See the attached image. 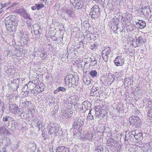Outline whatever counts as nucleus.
Here are the masks:
<instances>
[{
  "label": "nucleus",
  "mask_w": 152,
  "mask_h": 152,
  "mask_svg": "<svg viewBox=\"0 0 152 152\" xmlns=\"http://www.w3.org/2000/svg\"><path fill=\"white\" fill-rule=\"evenodd\" d=\"M81 121V119H78L76 121H75L74 122L72 126V127L75 129L76 130L75 132H74V135H76V134L78 132H79V131L77 130V128H78V126L79 127H80L83 125V124L80 123ZM75 131V130H74Z\"/></svg>",
  "instance_id": "nucleus-5"
},
{
  "label": "nucleus",
  "mask_w": 152,
  "mask_h": 152,
  "mask_svg": "<svg viewBox=\"0 0 152 152\" xmlns=\"http://www.w3.org/2000/svg\"><path fill=\"white\" fill-rule=\"evenodd\" d=\"M87 36L88 38H89L90 39V40L94 41L96 39V37L94 34L92 33H89L88 34Z\"/></svg>",
  "instance_id": "nucleus-17"
},
{
  "label": "nucleus",
  "mask_w": 152,
  "mask_h": 152,
  "mask_svg": "<svg viewBox=\"0 0 152 152\" xmlns=\"http://www.w3.org/2000/svg\"><path fill=\"white\" fill-rule=\"evenodd\" d=\"M111 52V50L109 47H105L104 48V50L102 51V54L104 55V56H107L110 54Z\"/></svg>",
  "instance_id": "nucleus-13"
},
{
  "label": "nucleus",
  "mask_w": 152,
  "mask_h": 152,
  "mask_svg": "<svg viewBox=\"0 0 152 152\" xmlns=\"http://www.w3.org/2000/svg\"><path fill=\"white\" fill-rule=\"evenodd\" d=\"M37 7H36V6L35 5L31 7V9L33 10H35L37 9Z\"/></svg>",
  "instance_id": "nucleus-50"
},
{
  "label": "nucleus",
  "mask_w": 152,
  "mask_h": 152,
  "mask_svg": "<svg viewBox=\"0 0 152 152\" xmlns=\"http://www.w3.org/2000/svg\"><path fill=\"white\" fill-rule=\"evenodd\" d=\"M136 25L137 26L141 29L144 28L146 25L145 21L142 20H138L136 22Z\"/></svg>",
  "instance_id": "nucleus-9"
},
{
  "label": "nucleus",
  "mask_w": 152,
  "mask_h": 152,
  "mask_svg": "<svg viewBox=\"0 0 152 152\" xmlns=\"http://www.w3.org/2000/svg\"><path fill=\"white\" fill-rule=\"evenodd\" d=\"M34 27L36 29L34 31V32L36 35V37L39 38V37H38V35L39 34V36L40 35L39 30H41V26L39 25H36L34 26Z\"/></svg>",
  "instance_id": "nucleus-12"
},
{
  "label": "nucleus",
  "mask_w": 152,
  "mask_h": 152,
  "mask_svg": "<svg viewBox=\"0 0 152 152\" xmlns=\"http://www.w3.org/2000/svg\"><path fill=\"white\" fill-rule=\"evenodd\" d=\"M86 24H84V25H83V26H84V27H86Z\"/></svg>",
  "instance_id": "nucleus-64"
},
{
  "label": "nucleus",
  "mask_w": 152,
  "mask_h": 152,
  "mask_svg": "<svg viewBox=\"0 0 152 152\" xmlns=\"http://www.w3.org/2000/svg\"><path fill=\"white\" fill-rule=\"evenodd\" d=\"M130 125L136 127H139L141 125V120L137 116H132L129 118Z\"/></svg>",
  "instance_id": "nucleus-3"
},
{
  "label": "nucleus",
  "mask_w": 152,
  "mask_h": 152,
  "mask_svg": "<svg viewBox=\"0 0 152 152\" xmlns=\"http://www.w3.org/2000/svg\"><path fill=\"white\" fill-rule=\"evenodd\" d=\"M30 103V104L31 103V102L30 101H26L25 102H23V104H24L23 105L24 107L26 108L28 107V106Z\"/></svg>",
  "instance_id": "nucleus-32"
},
{
  "label": "nucleus",
  "mask_w": 152,
  "mask_h": 152,
  "mask_svg": "<svg viewBox=\"0 0 152 152\" xmlns=\"http://www.w3.org/2000/svg\"><path fill=\"white\" fill-rule=\"evenodd\" d=\"M17 123H14V124L12 125L11 128H9V129L13 132L15 131L17 128Z\"/></svg>",
  "instance_id": "nucleus-26"
},
{
  "label": "nucleus",
  "mask_w": 152,
  "mask_h": 152,
  "mask_svg": "<svg viewBox=\"0 0 152 152\" xmlns=\"http://www.w3.org/2000/svg\"><path fill=\"white\" fill-rule=\"evenodd\" d=\"M148 115L149 117L152 118V108H151L150 110H149L148 113Z\"/></svg>",
  "instance_id": "nucleus-41"
},
{
  "label": "nucleus",
  "mask_w": 152,
  "mask_h": 152,
  "mask_svg": "<svg viewBox=\"0 0 152 152\" xmlns=\"http://www.w3.org/2000/svg\"><path fill=\"white\" fill-rule=\"evenodd\" d=\"M103 106L102 105H97L95 107V109L96 111H100L102 110V109L103 108Z\"/></svg>",
  "instance_id": "nucleus-27"
},
{
  "label": "nucleus",
  "mask_w": 152,
  "mask_h": 152,
  "mask_svg": "<svg viewBox=\"0 0 152 152\" xmlns=\"http://www.w3.org/2000/svg\"><path fill=\"white\" fill-rule=\"evenodd\" d=\"M18 13L24 18L31 20L30 15L27 13L26 10L23 9H20L18 10Z\"/></svg>",
  "instance_id": "nucleus-6"
},
{
  "label": "nucleus",
  "mask_w": 152,
  "mask_h": 152,
  "mask_svg": "<svg viewBox=\"0 0 152 152\" xmlns=\"http://www.w3.org/2000/svg\"><path fill=\"white\" fill-rule=\"evenodd\" d=\"M142 136V132L136 133V134L134 136L135 138L137 140L140 139V137Z\"/></svg>",
  "instance_id": "nucleus-21"
},
{
  "label": "nucleus",
  "mask_w": 152,
  "mask_h": 152,
  "mask_svg": "<svg viewBox=\"0 0 152 152\" xmlns=\"http://www.w3.org/2000/svg\"><path fill=\"white\" fill-rule=\"evenodd\" d=\"M69 114H68V113H67V114L69 115H68V117H71V116L70 115V114H72L73 113V112L72 111H70L69 112Z\"/></svg>",
  "instance_id": "nucleus-53"
},
{
  "label": "nucleus",
  "mask_w": 152,
  "mask_h": 152,
  "mask_svg": "<svg viewBox=\"0 0 152 152\" xmlns=\"http://www.w3.org/2000/svg\"><path fill=\"white\" fill-rule=\"evenodd\" d=\"M83 6V3L80 2V0H79V1H77V2L75 4V8L77 10H79L81 9Z\"/></svg>",
  "instance_id": "nucleus-16"
},
{
  "label": "nucleus",
  "mask_w": 152,
  "mask_h": 152,
  "mask_svg": "<svg viewBox=\"0 0 152 152\" xmlns=\"http://www.w3.org/2000/svg\"><path fill=\"white\" fill-rule=\"evenodd\" d=\"M40 54L41 57L42 58V60H45L46 58H47V55L46 53H45L41 51Z\"/></svg>",
  "instance_id": "nucleus-23"
},
{
  "label": "nucleus",
  "mask_w": 152,
  "mask_h": 152,
  "mask_svg": "<svg viewBox=\"0 0 152 152\" xmlns=\"http://www.w3.org/2000/svg\"><path fill=\"white\" fill-rule=\"evenodd\" d=\"M4 133H5L7 135H10L11 134V132L7 129H5Z\"/></svg>",
  "instance_id": "nucleus-44"
},
{
  "label": "nucleus",
  "mask_w": 152,
  "mask_h": 152,
  "mask_svg": "<svg viewBox=\"0 0 152 152\" xmlns=\"http://www.w3.org/2000/svg\"><path fill=\"white\" fill-rule=\"evenodd\" d=\"M92 91L91 90V92L90 93V95L91 96H98L100 95V93L101 91H98V94L97 93H94V92H92Z\"/></svg>",
  "instance_id": "nucleus-29"
},
{
  "label": "nucleus",
  "mask_w": 152,
  "mask_h": 152,
  "mask_svg": "<svg viewBox=\"0 0 152 152\" xmlns=\"http://www.w3.org/2000/svg\"><path fill=\"white\" fill-rule=\"evenodd\" d=\"M132 134L134 137V136L136 134V132L134 131L132 132Z\"/></svg>",
  "instance_id": "nucleus-55"
},
{
  "label": "nucleus",
  "mask_w": 152,
  "mask_h": 152,
  "mask_svg": "<svg viewBox=\"0 0 152 152\" xmlns=\"http://www.w3.org/2000/svg\"><path fill=\"white\" fill-rule=\"evenodd\" d=\"M89 118L91 120H92V118L93 119V118L92 115H91V117H90V118Z\"/></svg>",
  "instance_id": "nucleus-60"
},
{
  "label": "nucleus",
  "mask_w": 152,
  "mask_h": 152,
  "mask_svg": "<svg viewBox=\"0 0 152 152\" xmlns=\"http://www.w3.org/2000/svg\"><path fill=\"white\" fill-rule=\"evenodd\" d=\"M102 57L103 59L105 61H107L108 59V56H104V55H103L102 54Z\"/></svg>",
  "instance_id": "nucleus-35"
},
{
  "label": "nucleus",
  "mask_w": 152,
  "mask_h": 152,
  "mask_svg": "<svg viewBox=\"0 0 152 152\" xmlns=\"http://www.w3.org/2000/svg\"><path fill=\"white\" fill-rule=\"evenodd\" d=\"M108 143V145L111 146H114V141L113 139L111 138L109 140Z\"/></svg>",
  "instance_id": "nucleus-28"
},
{
  "label": "nucleus",
  "mask_w": 152,
  "mask_h": 152,
  "mask_svg": "<svg viewBox=\"0 0 152 152\" xmlns=\"http://www.w3.org/2000/svg\"><path fill=\"white\" fill-rule=\"evenodd\" d=\"M102 111H103V112L104 113L102 114V117L103 118L105 116V113H106V112L104 110H103Z\"/></svg>",
  "instance_id": "nucleus-52"
},
{
  "label": "nucleus",
  "mask_w": 152,
  "mask_h": 152,
  "mask_svg": "<svg viewBox=\"0 0 152 152\" xmlns=\"http://www.w3.org/2000/svg\"><path fill=\"white\" fill-rule=\"evenodd\" d=\"M99 90V87H93L91 90L92 91V92H94V93H97L98 92V91Z\"/></svg>",
  "instance_id": "nucleus-33"
},
{
  "label": "nucleus",
  "mask_w": 152,
  "mask_h": 152,
  "mask_svg": "<svg viewBox=\"0 0 152 152\" xmlns=\"http://www.w3.org/2000/svg\"><path fill=\"white\" fill-rule=\"evenodd\" d=\"M42 136L43 137H44V139L45 140V139H46V138H45L46 136V134L45 133H42Z\"/></svg>",
  "instance_id": "nucleus-54"
},
{
  "label": "nucleus",
  "mask_w": 152,
  "mask_h": 152,
  "mask_svg": "<svg viewBox=\"0 0 152 152\" xmlns=\"http://www.w3.org/2000/svg\"><path fill=\"white\" fill-rule=\"evenodd\" d=\"M91 63L92 64V66H94L96 65L97 63V61L96 58L94 57H92L90 58Z\"/></svg>",
  "instance_id": "nucleus-18"
},
{
  "label": "nucleus",
  "mask_w": 152,
  "mask_h": 152,
  "mask_svg": "<svg viewBox=\"0 0 152 152\" xmlns=\"http://www.w3.org/2000/svg\"><path fill=\"white\" fill-rule=\"evenodd\" d=\"M29 92L28 91H26L25 92V96H28V94Z\"/></svg>",
  "instance_id": "nucleus-56"
},
{
  "label": "nucleus",
  "mask_w": 152,
  "mask_h": 152,
  "mask_svg": "<svg viewBox=\"0 0 152 152\" xmlns=\"http://www.w3.org/2000/svg\"><path fill=\"white\" fill-rule=\"evenodd\" d=\"M84 82L85 84L87 85H88L91 83V81L90 80H84Z\"/></svg>",
  "instance_id": "nucleus-45"
},
{
  "label": "nucleus",
  "mask_w": 152,
  "mask_h": 152,
  "mask_svg": "<svg viewBox=\"0 0 152 152\" xmlns=\"http://www.w3.org/2000/svg\"><path fill=\"white\" fill-rule=\"evenodd\" d=\"M18 113H17L19 115H20L23 113L22 109L21 108H19L18 110Z\"/></svg>",
  "instance_id": "nucleus-43"
},
{
  "label": "nucleus",
  "mask_w": 152,
  "mask_h": 152,
  "mask_svg": "<svg viewBox=\"0 0 152 152\" xmlns=\"http://www.w3.org/2000/svg\"><path fill=\"white\" fill-rule=\"evenodd\" d=\"M6 129V128H5L4 126H2L1 127H0V133H4L5 129Z\"/></svg>",
  "instance_id": "nucleus-38"
},
{
  "label": "nucleus",
  "mask_w": 152,
  "mask_h": 152,
  "mask_svg": "<svg viewBox=\"0 0 152 152\" xmlns=\"http://www.w3.org/2000/svg\"><path fill=\"white\" fill-rule=\"evenodd\" d=\"M26 24L28 26H30L31 25V22L29 20H28L26 22Z\"/></svg>",
  "instance_id": "nucleus-49"
},
{
  "label": "nucleus",
  "mask_w": 152,
  "mask_h": 152,
  "mask_svg": "<svg viewBox=\"0 0 152 152\" xmlns=\"http://www.w3.org/2000/svg\"><path fill=\"white\" fill-rule=\"evenodd\" d=\"M2 8H1V10H0V14L1 13H2L3 11V10H2Z\"/></svg>",
  "instance_id": "nucleus-59"
},
{
  "label": "nucleus",
  "mask_w": 152,
  "mask_h": 152,
  "mask_svg": "<svg viewBox=\"0 0 152 152\" xmlns=\"http://www.w3.org/2000/svg\"><path fill=\"white\" fill-rule=\"evenodd\" d=\"M37 126L39 127V126H40V124H37Z\"/></svg>",
  "instance_id": "nucleus-63"
},
{
  "label": "nucleus",
  "mask_w": 152,
  "mask_h": 152,
  "mask_svg": "<svg viewBox=\"0 0 152 152\" xmlns=\"http://www.w3.org/2000/svg\"><path fill=\"white\" fill-rule=\"evenodd\" d=\"M10 2H8V3H5L4 4H0L1 6V8H3L5 7H6L8 5L10 4Z\"/></svg>",
  "instance_id": "nucleus-36"
},
{
  "label": "nucleus",
  "mask_w": 152,
  "mask_h": 152,
  "mask_svg": "<svg viewBox=\"0 0 152 152\" xmlns=\"http://www.w3.org/2000/svg\"><path fill=\"white\" fill-rule=\"evenodd\" d=\"M11 118L10 117L8 116H6L4 117L3 118V121L7 122H8V123H6L5 124V127L8 128V126H9V122L11 120Z\"/></svg>",
  "instance_id": "nucleus-14"
},
{
  "label": "nucleus",
  "mask_w": 152,
  "mask_h": 152,
  "mask_svg": "<svg viewBox=\"0 0 152 152\" xmlns=\"http://www.w3.org/2000/svg\"><path fill=\"white\" fill-rule=\"evenodd\" d=\"M114 62L117 66H121L124 63V60L121 56H118L115 58Z\"/></svg>",
  "instance_id": "nucleus-8"
},
{
  "label": "nucleus",
  "mask_w": 152,
  "mask_h": 152,
  "mask_svg": "<svg viewBox=\"0 0 152 152\" xmlns=\"http://www.w3.org/2000/svg\"><path fill=\"white\" fill-rule=\"evenodd\" d=\"M87 23L88 22L87 21H85L83 23H82V25H84V24H86V27H87V26L88 25V24Z\"/></svg>",
  "instance_id": "nucleus-51"
},
{
  "label": "nucleus",
  "mask_w": 152,
  "mask_h": 152,
  "mask_svg": "<svg viewBox=\"0 0 152 152\" xmlns=\"http://www.w3.org/2000/svg\"><path fill=\"white\" fill-rule=\"evenodd\" d=\"M35 6L37 7V10H39L41 9L42 8L44 7V5L42 4H35Z\"/></svg>",
  "instance_id": "nucleus-30"
},
{
  "label": "nucleus",
  "mask_w": 152,
  "mask_h": 152,
  "mask_svg": "<svg viewBox=\"0 0 152 152\" xmlns=\"http://www.w3.org/2000/svg\"><path fill=\"white\" fill-rule=\"evenodd\" d=\"M65 14H66L68 16H71V15H72L73 12V11L70 10H66L65 12Z\"/></svg>",
  "instance_id": "nucleus-25"
},
{
  "label": "nucleus",
  "mask_w": 152,
  "mask_h": 152,
  "mask_svg": "<svg viewBox=\"0 0 152 152\" xmlns=\"http://www.w3.org/2000/svg\"><path fill=\"white\" fill-rule=\"evenodd\" d=\"M119 19L117 18L115 19L114 21V23L113 24L115 25V26H116V30L114 31L115 33L116 32H115V31L117 30L118 28H119V27H118V25L119 23Z\"/></svg>",
  "instance_id": "nucleus-24"
},
{
  "label": "nucleus",
  "mask_w": 152,
  "mask_h": 152,
  "mask_svg": "<svg viewBox=\"0 0 152 152\" xmlns=\"http://www.w3.org/2000/svg\"><path fill=\"white\" fill-rule=\"evenodd\" d=\"M89 74L93 78L97 76V72L95 70H92L90 72Z\"/></svg>",
  "instance_id": "nucleus-19"
},
{
  "label": "nucleus",
  "mask_w": 152,
  "mask_h": 152,
  "mask_svg": "<svg viewBox=\"0 0 152 152\" xmlns=\"http://www.w3.org/2000/svg\"><path fill=\"white\" fill-rule=\"evenodd\" d=\"M136 38H134L132 41L135 42V47L140 46L141 45H142L145 43V41L143 39L142 37L140 36L138 38H137L136 37Z\"/></svg>",
  "instance_id": "nucleus-7"
},
{
  "label": "nucleus",
  "mask_w": 152,
  "mask_h": 152,
  "mask_svg": "<svg viewBox=\"0 0 152 152\" xmlns=\"http://www.w3.org/2000/svg\"><path fill=\"white\" fill-rule=\"evenodd\" d=\"M91 110H90L89 111V112L88 114V117H90L91 116Z\"/></svg>",
  "instance_id": "nucleus-57"
},
{
  "label": "nucleus",
  "mask_w": 152,
  "mask_h": 152,
  "mask_svg": "<svg viewBox=\"0 0 152 152\" xmlns=\"http://www.w3.org/2000/svg\"><path fill=\"white\" fill-rule=\"evenodd\" d=\"M138 90V88H136L135 90V91H137Z\"/></svg>",
  "instance_id": "nucleus-62"
},
{
  "label": "nucleus",
  "mask_w": 152,
  "mask_h": 152,
  "mask_svg": "<svg viewBox=\"0 0 152 152\" xmlns=\"http://www.w3.org/2000/svg\"><path fill=\"white\" fill-rule=\"evenodd\" d=\"M100 9L99 7L95 5L91 9V11L89 13L90 15L92 18L97 19L100 15Z\"/></svg>",
  "instance_id": "nucleus-4"
},
{
  "label": "nucleus",
  "mask_w": 152,
  "mask_h": 152,
  "mask_svg": "<svg viewBox=\"0 0 152 152\" xmlns=\"http://www.w3.org/2000/svg\"><path fill=\"white\" fill-rule=\"evenodd\" d=\"M29 111L31 113H34L35 112V110L33 109H29Z\"/></svg>",
  "instance_id": "nucleus-48"
},
{
  "label": "nucleus",
  "mask_w": 152,
  "mask_h": 152,
  "mask_svg": "<svg viewBox=\"0 0 152 152\" xmlns=\"http://www.w3.org/2000/svg\"><path fill=\"white\" fill-rule=\"evenodd\" d=\"M116 109L119 113H121L123 110V108H122L121 107H117Z\"/></svg>",
  "instance_id": "nucleus-47"
},
{
  "label": "nucleus",
  "mask_w": 152,
  "mask_h": 152,
  "mask_svg": "<svg viewBox=\"0 0 152 152\" xmlns=\"http://www.w3.org/2000/svg\"><path fill=\"white\" fill-rule=\"evenodd\" d=\"M16 18L15 15H11L5 18V25L8 31L11 32L16 31V28L18 24V21Z\"/></svg>",
  "instance_id": "nucleus-1"
},
{
  "label": "nucleus",
  "mask_w": 152,
  "mask_h": 152,
  "mask_svg": "<svg viewBox=\"0 0 152 152\" xmlns=\"http://www.w3.org/2000/svg\"><path fill=\"white\" fill-rule=\"evenodd\" d=\"M78 78L76 75H73L72 74L67 75L65 77V81L66 83H71L72 85H77L76 83L78 81Z\"/></svg>",
  "instance_id": "nucleus-2"
},
{
  "label": "nucleus",
  "mask_w": 152,
  "mask_h": 152,
  "mask_svg": "<svg viewBox=\"0 0 152 152\" xmlns=\"http://www.w3.org/2000/svg\"><path fill=\"white\" fill-rule=\"evenodd\" d=\"M103 148L101 146H98L95 149V151L97 152H102L103 151Z\"/></svg>",
  "instance_id": "nucleus-34"
},
{
  "label": "nucleus",
  "mask_w": 152,
  "mask_h": 152,
  "mask_svg": "<svg viewBox=\"0 0 152 152\" xmlns=\"http://www.w3.org/2000/svg\"><path fill=\"white\" fill-rule=\"evenodd\" d=\"M21 33V36H22L23 37L22 38L23 39H24L25 40H26L27 38L28 37V36L27 35H24V34H23L22 33V32H20V33Z\"/></svg>",
  "instance_id": "nucleus-39"
},
{
  "label": "nucleus",
  "mask_w": 152,
  "mask_h": 152,
  "mask_svg": "<svg viewBox=\"0 0 152 152\" xmlns=\"http://www.w3.org/2000/svg\"><path fill=\"white\" fill-rule=\"evenodd\" d=\"M130 80H131V79L129 77H127V78H125L124 79L125 82L126 83H127V85H130V84H131V83H130V84H129V81H130Z\"/></svg>",
  "instance_id": "nucleus-42"
},
{
  "label": "nucleus",
  "mask_w": 152,
  "mask_h": 152,
  "mask_svg": "<svg viewBox=\"0 0 152 152\" xmlns=\"http://www.w3.org/2000/svg\"><path fill=\"white\" fill-rule=\"evenodd\" d=\"M66 91V89L63 87L59 86L54 91L53 93L55 94H57L60 91L64 92Z\"/></svg>",
  "instance_id": "nucleus-15"
},
{
  "label": "nucleus",
  "mask_w": 152,
  "mask_h": 152,
  "mask_svg": "<svg viewBox=\"0 0 152 152\" xmlns=\"http://www.w3.org/2000/svg\"><path fill=\"white\" fill-rule=\"evenodd\" d=\"M102 112L103 111H98V112L96 111V115H97L99 117V115H100L102 114Z\"/></svg>",
  "instance_id": "nucleus-46"
},
{
  "label": "nucleus",
  "mask_w": 152,
  "mask_h": 152,
  "mask_svg": "<svg viewBox=\"0 0 152 152\" xmlns=\"http://www.w3.org/2000/svg\"><path fill=\"white\" fill-rule=\"evenodd\" d=\"M10 110H11L12 113H15V114L18 113V110L19 109L18 107L15 104H10L9 106Z\"/></svg>",
  "instance_id": "nucleus-11"
},
{
  "label": "nucleus",
  "mask_w": 152,
  "mask_h": 152,
  "mask_svg": "<svg viewBox=\"0 0 152 152\" xmlns=\"http://www.w3.org/2000/svg\"><path fill=\"white\" fill-rule=\"evenodd\" d=\"M58 127H53V128H51L50 129L49 132H50L51 133H52V132H54L56 134L58 132Z\"/></svg>",
  "instance_id": "nucleus-22"
},
{
  "label": "nucleus",
  "mask_w": 152,
  "mask_h": 152,
  "mask_svg": "<svg viewBox=\"0 0 152 152\" xmlns=\"http://www.w3.org/2000/svg\"><path fill=\"white\" fill-rule=\"evenodd\" d=\"M18 81V79L17 80H14L13 81V82H12V86L13 87H14V88L15 87H16V88H16L17 90L19 86V84H18L17 83H16V82Z\"/></svg>",
  "instance_id": "nucleus-20"
},
{
  "label": "nucleus",
  "mask_w": 152,
  "mask_h": 152,
  "mask_svg": "<svg viewBox=\"0 0 152 152\" xmlns=\"http://www.w3.org/2000/svg\"><path fill=\"white\" fill-rule=\"evenodd\" d=\"M145 10H146L147 14H148L147 12H148V11H149L150 12H151L150 10L149 9H145L144 10V11L145 12Z\"/></svg>",
  "instance_id": "nucleus-58"
},
{
  "label": "nucleus",
  "mask_w": 152,
  "mask_h": 152,
  "mask_svg": "<svg viewBox=\"0 0 152 152\" xmlns=\"http://www.w3.org/2000/svg\"><path fill=\"white\" fill-rule=\"evenodd\" d=\"M69 149L64 146H60L56 148V152H69Z\"/></svg>",
  "instance_id": "nucleus-10"
},
{
  "label": "nucleus",
  "mask_w": 152,
  "mask_h": 152,
  "mask_svg": "<svg viewBox=\"0 0 152 152\" xmlns=\"http://www.w3.org/2000/svg\"><path fill=\"white\" fill-rule=\"evenodd\" d=\"M98 47V44L96 43H94L93 45H91V49L92 50L94 49H96Z\"/></svg>",
  "instance_id": "nucleus-37"
},
{
  "label": "nucleus",
  "mask_w": 152,
  "mask_h": 152,
  "mask_svg": "<svg viewBox=\"0 0 152 152\" xmlns=\"http://www.w3.org/2000/svg\"><path fill=\"white\" fill-rule=\"evenodd\" d=\"M50 151H51V152H53V149H50Z\"/></svg>",
  "instance_id": "nucleus-61"
},
{
  "label": "nucleus",
  "mask_w": 152,
  "mask_h": 152,
  "mask_svg": "<svg viewBox=\"0 0 152 152\" xmlns=\"http://www.w3.org/2000/svg\"><path fill=\"white\" fill-rule=\"evenodd\" d=\"M87 138L88 140H91L92 139L93 135L91 132H88L87 134Z\"/></svg>",
  "instance_id": "nucleus-31"
},
{
  "label": "nucleus",
  "mask_w": 152,
  "mask_h": 152,
  "mask_svg": "<svg viewBox=\"0 0 152 152\" xmlns=\"http://www.w3.org/2000/svg\"><path fill=\"white\" fill-rule=\"evenodd\" d=\"M88 104H90V103H89V102H88V103H87V102H84L82 104L83 107H85L87 108V107H86V106H87V107H88Z\"/></svg>",
  "instance_id": "nucleus-40"
}]
</instances>
